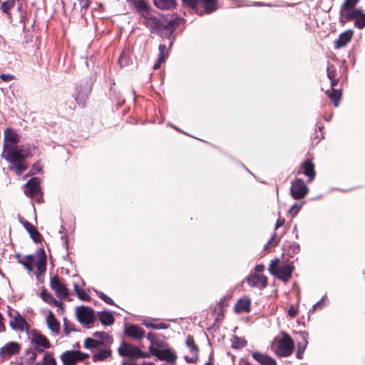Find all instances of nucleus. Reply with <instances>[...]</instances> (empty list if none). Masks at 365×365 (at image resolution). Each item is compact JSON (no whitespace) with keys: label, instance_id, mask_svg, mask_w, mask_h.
I'll use <instances>...</instances> for the list:
<instances>
[{"label":"nucleus","instance_id":"obj_1","mask_svg":"<svg viewBox=\"0 0 365 365\" xmlns=\"http://www.w3.org/2000/svg\"><path fill=\"white\" fill-rule=\"evenodd\" d=\"M34 146L30 145H4V153L5 160L14 166L15 173L21 175L26 171L29 165L26 159L33 156L32 150Z\"/></svg>","mask_w":365,"mask_h":365},{"label":"nucleus","instance_id":"obj_2","mask_svg":"<svg viewBox=\"0 0 365 365\" xmlns=\"http://www.w3.org/2000/svg\"><path fill=\"white\" fill-rule=\"evenodd\" d=\"M294 267L292 263H280L279 259L276 258L271 260L269 266V272L277 278L287 282L292 277Z\"/></svg>","mask_w":365,"mask_h":365},{"label":"nucleus","instance_id":"obj_3","mask_svg":"<svg viewBox=\"0 0 365 365\" xmlns=\"http://www.w3.org/2000/svg\"><path fill=\"white\" fill-rule=\"evenodd\" d=\"M93 338H86L84 347L87 349H100L102 346H110L113 342V337L104 331H96L93 334Z\"/></svg>","mask_w":365,"mask_h":365},{"label":"nucleus","instance_id":"obj_4","mask_svg":"<svg viewBox=\"0 0 365 365\" xmlns=\"http://www.w3.org/2000/svg\"><path fill=\"white\" fill-rule=\"evenodd\" d=\"M118 352L123 357H128L132 359L149 358L150 354L142 351L138 346L123 341L118 348Z\"/></svg>","mask_w":365,"mask_h":365},{"label":"nucleus","instance_id":"obj_5","mask_svg":"<svg viewBox=\"0 0 365 365\" xmlns=\"http://www.w3.org/2000/svg\"><path fill=\"white\" fill-rule=\"evenodd\" d=\"M339 23L344 25L345 23L354 21V26L359 29L365 28V13L363 9H358L347 12L343 17L339 18Z\"/></svg>","mask_w":365,"mask_h":365},{"label":"nucleus","instance_id":"obj_6","mask_svg":"<svg viewBox=\"0 0 365 365\" xmlns=\"http://www.w3.org/2000/svg\"><path fill=\"white\" fill-rule=\"evenodd\" d=\"M40 183V178L34 177L25 184L24 190V194L27 197L35 199L39 203L43 202V192Z\"/></svg>","mask_w":365,"mask_h":365},{"label":"nucleus","instance_id":"obj_7","mask_svg":"<svg viewBox=\"0 0 365 365\" xmlns=\"http://www.w3.org/2000/svg\"><path fill=\"white\" fill-rule=\"evenodd\" d=\"M13 310L9 307L8 314L11 318L9 321V325L14 330L19 331H28L29 325L26 321L25 318L21 316L18 312H16L15 314H12Z\"/></svg>","mask_w":365,"mask_h":365},{"label":"nucleus","instance_id":"obj_8","mask_svg":"<svg viewBox=\"0 0 365 365\" xmlns=\"http://www.w3.org/2000/svg\"><path fill=\"white\" fill-rule=\"evenodd\" d=\"M309 192V187L301 178H295L291 182L290 194L295 200L303 199Z\"/></svg>","mask_w":365,"mask_h":365},{"label":"nucleus","instance_id":"obj_9","mask_svg":"<svg viewBox=\"0 0 365 365\" xmlns=\"http://www.w3.org/2000/svg\"><path fill=\"white\" fill-rule=\"evenodd\" d=\"M294 344L291 336L284 333L282 338L279 341L277 354L279 356L287 357L290 356L294 350Z\"/></svg>","mask_w":365,"mask_h":365},{"label":"nucleus","instance_id":"obj_10","mask_svg":"<svg viewBox=\"0 0 365 365\" xmlns=\"http://www.w3.org/2000/svg\"><path fill=\"white\" fill-rule=\"evenodd\" d=\"M50 286L58 298L65 299L69 295V290L66 287L63 280L58 275H55L51 278Z\"/></svg>","mask_w":365,"mask_h":365},{"label":"nucleus","instance_id":"obj_11","mask_svg":"<svg viewBox=\"0 0 365 365\" xmlns=\"http://www.w3.org/2000/svg\"><path fill=\"white\" fill-rule=\"evenodd\" d=\"M143 24L149 29L151 33L158 34L165 29V21H163L150 14L143 17Z\"/></svg>","mask_w":365,"mask_h":365},{"label":"nucleus","instance_id":"obj_12","mask_svg":"<svg viewBox=\"0 0 365 365\" xmlns=\"http://www.w3.org/2000/svg\"><path fill=\"white\" fill-rule=\"evenodd\" d=\"M149 354L158 357L160 360H165L168 362H175L177 356L170 349H158L153 345L149 346Z\"/></svg>","mask_w":365,"mask_h":365},{"label":"nucleus","instance_id":"obj_13","mask_svg":"<svg viewBox=\"0 0 365 365\" xmlns=\"http://www.w3.org/2000/svg\"><path fill=\"white\" fill-rule=\"evenodd\" d=\"M302 173L306 177H307V182H312L316 176L315 165L312 161V159L307 158L300 165V170L297 173L299 174Z\"/></svg>","mask_w":365,"mask_h":365},{"label":"nucleus","instance_id":"obj_14","mask_svg":"<svg viewBox=\"0 0 365 365\" xmlns=\"http://www.w3.org/2000/svg\"><path fill=\"white\" fill-rule=\"evenodd\" d=\"M187 6L195 9L200 1L203 4L207 14H210L217 9V0H182Z\"/></svg>","mask_w":365,"mask_h":365},{"label":"nucleus","instance_id":"obj_15","mask_svg":"<svg viewBox=\"0 0 365 365\" xmlns=\"http://www.w3.org/2000/svg\"><path fill=\"white\" fill-rule=\"evenodd\" d=\"M247 284L252 287H257L260 289L267 286V277L264 274H251L247 278Z\"/></svg>","mask_w":365,"mask_h":365},{"label":"nucleus","instance_id":"obj_16","mask_svg":"<svg viewBox=\"0 0 365 365\" xmlns=\"http://www.w3.org/2000/svg\"><path fill=\"white\" fill-rule=\"evenodd\" d=\"M21 344L16 341H10L0 349V356L4 359H9L13 355L20 352Z\"/></svg>","mask_w":365,"mask_h":365},{"label":"nucleus","instance_id":"obj_17","mask_svg":"<svg viewBox=\"0 0 365 365\" xmlns=\"http://www.w3.org/2000/svg\"><path fill=\"white\" fill-rule=\"evenodd\" d=\"M185 344L189 348L192 356L189 357L187 356H185V360L187 363H196L198 361V354L200 350L198 346L195 344L194 337L192 336H188L186 339Z\"/></svg>","mask_w":365,"mask_h":365},{"label":"nucleus","instance_id":"obj_18","mask_svg":"<svg viewBox=\"0 0 365 365\" xmlns=\"http://www.w3.org/2000/svg\"><path fill=\"white\" fill-rule=\"evenodd\" d=\"M124 333L128 337L137 341L143 339L145 334V330L136 324L125 327Z\"/></svg>","mask_w":365,"mask_h":365},{"label":"nucleus","instance_id":"obj_19","mask_svg":"<svg viewBox=\"0 0 365 365\" xmlns=\"http://www.w3.org/2000/svg\"><path fill=\"white\" fill-rule=\"evenodd\" d=\"M78 319L82 324H91L94 321V312L90 307H82L78 311Z\"/></svg>","mask_w":365,"mask_h":365},{"label":"nucleus","instance_id":"obj_20","mask_svg":"<svg viewBox=\"0 0 365 365\" xmlns=\"http://www.w3.org/2000/svg\"><path fill=\"white\" fill-rule=\"evenodd\" d=\"M31 342L34 346H39L43 348H51V346L48 339L36 330L31 332Z\"/></svg>","mask_w":365,"mask_h":365},{"label":"nucleus","instance_id":"obj_21","mask_svg":"<svg viewBox=\"0 0 365 365\" xmlns=\"http://www.w3.org/2000/svg\"><path fill=\"white\" fill-rule=\"evenodd\" d=\"M77 94L75 97L76 103L81 108H85L86 106V102L90 94L91 89L86 86H79L77 88Z\"/></svg>","mask_w":365,"mask_h":365},{"label":"nucleus","instance_id":"obj_22","mask_svg":"<svg viewBox=\"0 0 365 365\" xmlns=\"http://www.w3.org/2000/svg\"><path fill=\"white\" fill-rule=\"evenodd\" d=\"M20 222L23 225L24 227L26 230V231L29 233L30 237L35 242H41L42 240V235L38 231L37 228L24 219H21Z\"/></svg>","mask_w":365,"mask_h":365},{"label":"nucleus","instance_id":"obj_23","mask_svg":"<svg viewBox=\"0 0 365 365\" xmlns=\"http://www.w3.org/2000/svg\"><path fill=\"white\" fill-rule=\"evenodd\" d=\"M4 145H17L20 142V136L16 131L11 128H7L4 130Z\"/></svg>","mask_w":365,"mask_h":365},{"label":"nucleus","instance_id":"obj_24","mask_svg":"<svg viewBox=\"0 0 365 365\" xmlns=\"http://www.w3.org/2000/svg\"><path fill=\"white\" fill-rule=\"evenodd\" d=\"M354 31L351 29H348L339 36L338 38L334 41V48L338 49L345 46L352 38Z\"/></svg>","mask_w":365,"mask_h":365},{"label":"nucleus","instance_id":"obj_25","mask_svg":"<svg viewBox=\"0 0 365 365\" xmlns=\"http://www.w3.org/2000/svg\"><path fill=\"white\" fill-rule=\"evenodd\" d=\"M234 310L236 313H248L251 310V300L250 298H240L236 302Z\"/></svg>","mask_w":365,"mask_h":365},{"label":"nucleus","instance_id":"obj_26","mask_svg":"<svg viewBox=\"0 0 365 365\" xmlns=\"http://www.w3.org/2000/svg\"><path fill=\"white\" fill-rule=\"evenodd\" d=\"M132 4L137 12L143 18L150 14L151 9L145 0H132Z\"/></svg>","mask_w":365,"mask_h":365},{"label":"nucleus","instance_id":"obj_27","mask_svg":"<svg viewBox=\"0 0 365 365\" xmlns=\"http://www.w3.org/2000/svg\"><path fill=\"white\" fill-rule=\"evenodd\" d=\"M60 359L63 365H76L78 362L76 351H66L61 354Z\"/></svg>","mask_w":365,"mask_h":365},{"label":"nucleus","instance_id":"obj_28","mask_svg":"<svg viewBox=\"0 0 365 365\" xmlns=\"http://www.w3.org/2000/svg\"><path fill=\"white\" fill-rule=\"evenodd\" d=\"M252 356L261 365H276V361L267 354L255 351L252 354Z\"/></svg>","mask_w":365,"mask_h":365},{"label":"nucleus","instance_id":"obj_29","mask_svg":"<svg viewBox=\"0 0 365 365\" xmlns=\"http://www.w3.org/2000/svg\"><path fill=\"white\" fill-rule=\"evenodd\" d=\"M97 353L92 356V360L94 362L104 361L112 356V350L110 346H103Z\"/></svg>","mask_w":365,"mask_h":365},{"label":"nucleus","instance_id":"obj_30","mask_svg":"<svg viewBox=\"0 0 365 365\" xmlns=\"http://www.w3.org/2000/svg\"><path fill=\"white\" fill-rule=\"evenodd\" d=\"M359 1L360 0H344L339 9V17H343L345 14L349 13L350 11L358 9L359 8H356V5Z\"/></svg>","mask_w":365,"mask_h":365},{"label":"nucleus","instance_id":"obj_31","mask_svg":"<svg viewBox=\"0 0 365 365\" xmlns=\"http://www.w3.org/2000/svg\"><path fill=\"white\" fill-rule=\"evenodd\" d=\"M326 94L327 97L334 103V106L337 107L342 96L341 90L331 88V91H327Z\"/></svg>","mask_w":365,"mask_h":365},{"label":"nucleus","instance_id":"obj_32","mask_svg":"<svg viewBox=\"0 0 365 365\" xmlns=\"http://www.w3.org/2000/svg\"><path fill=\"white\" fill-rule=\"evenodd\" d=\"M46 323L48 327L53 332L58 333L60 330V324L58 321L56 319L54 314L52 312H49L48 314L46 317Z\"/></svg>","mask_w":365,"mask_h":365},{"label":"nucleus","instance_id":"obj_33","mask_svg":"<svg viewBox=\"0 0 365 365\" xmlns=\"http://www.w3.org/2000/svg\"><path fill=\"white\" fill-rule=\"evenodd\" d=\"M100 322L104 326L112 325L115 322V318L110 312L103 311L98 313Z\"/></svg>","mask_w":365,"mask_h":365},{"label":"nucleus","instance_id":"obj_34","mask_svg":"<svg viewBox=\"0 0 365 365\" xmlns=\"http://www.w3.org/2000/svg\"><path fill=\"white\" fill-rule=\"evenodd\" d=\"M18 262L29 272H32L34 264V257L33 255H26L24 259L21 258L19 255H16Z\"/></svg>","mask_w":365,"mask_h":365},{"label":"nucleus","instance_id":"obj_35","mask_svg":"<svg viewBox=\"0 0 365 365\" xmlns=\"http://www.w3.org/2000/svg\"><path fill=\"white\" fill-rule=\"evenodd\" d=\"M166 46L164 44L159 46V55L156 63L153 66V69L157 70L161 67V64L164 63L168 58V54L165 53Z\"/></svg>","mask_w":365,"mask_h":365},{"label":"nucleus","instance_id":"obj_36","mask_svg":"<svg viewBox=\"0 0 365 365\" xmlns=\"http://www.w3.org/2000/svg\"><path fill=\"white\" fill-rule=\"evenodd\" d=\"M34 365H57V363L53 353L51 351H46L42 360Z\"/></svg>","mask_w":365,"mask_h":365},{"label":"nucleus","instance_id":"obj_37","mask_svg":"<svg viewBox=\"0 0 365 365\" xmlns=\"http://www.w3.org/2000/svg\"><path fill=\"white\" fill-rule=\"evenodd\" d=\"M154 4L160 9H171L175 8V0H154Z\"/></svg>","mask_w":365,"mask_h":365},{"label":"nucleus","instance_id":"obj_38","mask_svg":"<svg viewBox=\"0 0 365 365\" xmlns=\"http://www.w3.org/2000/svg\"><path fill=\"white\" fill-rule=\"evenodd\" d=\"M15 4L16 0H6L1 4L0 9L6 15L11 16L10 11L15 6Z\"/></svg>","mask_w":365,"mask_h":365},{"label":"nucleus","instance_id":"obj_39","mask_svg":"<svg viewBox=\"0 0 365 365\" xmlns=\"http://www.w3.org/2000/svg\"><path fill=\"white\" fill-rule=\"evenodd\" d=\"M179 20L178 18H175L169 21H165L164 30L169 31V36H171L174 30H175L176 27L179 25Z\"/></svg>","mask_w":365,"mask_h":365},{"label":"nucleus","instance_id":"obj_40","mask_svg":"<svg viewBox=\"0 0 365 365\" xmlns=\"http://www.w3.org/2000/svg\"><path fill=\"white\" fill-rule=\"evenodd\" d=\"M39 273H43L46 269V258L45 255L40 257L34 264Z\"/></svg>","mask_w":365,"mask_h":365},{"label":"nucleus","instance_id":"obj_41","mask_svg":"<svg viewBox=\"0 0 365 365\" xmlns=\"http://www.w3.org/2000/svg\"><path fill=\"white\" fill-rule=\"evenodd\" d=\"M247 344V341L239 336H235L232 340V346L235 349H242Z\"/></svg>","mask_w":365,"mask_h":365},{"label":"nucleus","instance_id":"obj_42","mask_svg":"<svg viewBox=\"0 0 365 365\" xmlns=\"http://www.w3.org/2000/svg\"><path fill=\"white\" fill-rule=\"evenodd\" d=\"M24 355L26 356V363L29 364H33L37 358V353H36L35 350L31 349L26 350Z\"/></svg>","mask_w":365,"mask_h":365},{"label":"nucleus","instance_id":"obj_43","mask_svg":"<svg viewBox=\"0 0 365 365\" xmlns=\"http://www.w3.org/2000/svg\"><path fill=\"white\" fill-rule=\"evenodd\" d=\"M144 325L147 328H152L154 329H166L169 327L168 324L163 323V322H160V323L145 322Z\"/></svg>","mask_w":365,"mask_h":365},{"label":"nucleus","instance_id":"obj_44","mask_svg":"<svg viewBox=\"0 0 365 365\" xmlns=\"http://www.w3.org/2000/svg\"><path fill=\"white\" fill-rule=\"evenodd\" d=\"M327 74L329 80L337 78V71L334 65L329 64L327 66Z\"/></svg>","mask_w":365,"mask_h":365},{"label":"nucleus","instance_id":"obj_45","mask_svg":"<svg viewBox=\"0 0 365 365\" xmlns=\"http://www.w3.org/2000/svg\"><path fill=\"white\" fill-rule=\"evenodd\" d=\"M40 297L42 300L47 304L53 299V296L50 292H48L46 288L42 289L40 293Z\"/></svg>","mask_w":365,"mask_h":365},{"label":"nucleus","instance_id":"obj_46","mask_svg":"<svg viewBox=\"0 0 365 365\" xmlns=\"http://www.w3.org/2000/svg\"><path fill=\"white\" fill-rule=\"evenodd\" d=\"M90 5L89 0H77V2L74 3V8H79L81 12L82 13L83 10H86Z\"/></svg>","mask_w":365,"mask_h":365},{"label":"nucleus","instance_id":"obj_47","mask_svg":"<svg viewBox=\"0 0 365 365\" xmlns=\"http://www.w3.org/2000/svg\"><path fill=\"white\" fill-rule=\"evenodd\" d=\"M96 294L100 299H101L103 302H105L108 304H110V305L115 304L114 301L110 297L105 294L103 292L96 291Z\"/></svg>","mask_w":365,"mask_h":365},{"label":"nucleus","instance_id":"obj_48","mask_svg":"<svg viewBox=\"0 0 365 365\" xmlns=\"http://www.w3.org/2000/svg\"><path fill=\"white\" fill-rule=\"evenodd\" d=\"M279 240L277 239L276 233H274L271 239L264 245V249L267 250L270 247H275L278 245Z\"/></svg>","mask_w":365,"mask_h":365},{"label":"nucleus","instance_id":"obj_49","mask_svg":"<svg viewBox=\"0 0 365 365\" xmlns=\"http://www.w3.org/2000/svg\"><path fill=\"white\" fill-rule=\"evenodd\" d=\"M72 331H76V329L73 327V325L72 324L69 323L68 322H64L63 333L66 336H68Z\"/></svg>","mask_w":365,"mask_h":365},{"label":"nucleus","instance_id":"obj_50","mask_svg":"<svg viewBox=\"0 0 365 365\" xmlns=\"http://www.w3.org/2000/svg\"><path fill=\"white\" fill-rule=\"evenodd\" d=\"M76 294L80 299L83 301H88L91 298L89 294L83 289H81Z\"/></svg>","mask_w":365,"mask_h":365},{"label":"nucleus","instance_id":"obj_51","mask_svg":"<svg viewBox=\"0 0 365 365\" xmlns=\"http://www.w3.org/2000/svg\"><path fill=\"white\" fill-rule=\"evenodd\" d=\"M42 169L43 168L38 161L34 163L31 168V171L33 172L31 175L41 173L42 171Z\"/></svg>","mask_w":365,"mask_h":365},{"label":"nucleus","instance_id":"obj_52","mask_svg":"<svg viewBox=\"0 0 365 365\" xmlns=\"http://www.w3.org/2000/svg\"><path fill=\"white\" fill-rule=\"evenodd\" d=\"M307 341H305V344L304 346H299L297 349V351L296 354V356L297 359H302L303 358V354L304 352V350L306 349Z\"/></svg>","mask_w":365,"mask_h":365},{"label":"nucleus","instance_id":"obj_53","mask_svg":"<svg viewBox=\"0 0 365 365\" xmlns=\"http://www.w3.org/2000/svg\"><path fill=\"white\" fill-rule=\"evenodd\" d=\"M298 314V309L295 307L294 305H291L289 309H288V316L293 319Z\"/></svg>","mask_w":365,"mask_h":365},{"label":"nucleus","instance_id":"obj_54","mask_svg":"<svg viewBox=\"0 0 365 365\" xmlns=\"http://www.w3.org/2000/svg\"><path fill=\"white\" fill-rule=\"evenodd\" d=\"M0 78L4 81V82H9L12 80H14L15 79V76L14 75H11V74H5V73H1L0 75Z\"/></svg>","mask_w":365,"mask_h":365},{"label":"nucleus","instance_id":"obj_55","mask_svg":"<svg viewBox=\"0 0 365 365\" xmlns=\"http://www.w3.org/2000/svg\"><path fill=\"white\" fill-rule=\"evenodd\" d=\"M78 361H83L89 357V354L81 352V351H76Z\"/></svg>","mask_w":365,"mask_h":365},{"label":"nucleus","instance_id":"obj_56","mask_svg":"<svg viewBox=\"0 0 365 365\" xmlns=\"http://www.w3.org/2000/svg\"><path fill=\"white\" fill-rule=\"evenodd\" d=\"M48 304L53 305L55 307H58L60 308H62L63 307V302L60 300H57L53 297V299L51 301V302H48Z\"/></svg>","mask_w":365,"mask_h":365},{"label":"nucleus","instance_id":"obj_57","mask_svg":"<svg viewBox=\"0 0 365 365\" xmlns=\"http://www.w3.org/2000/svg\"><path fill=\"white\" fill-rule=\"evenodd\" d=\"M299 210V206L295 203L293 206H292V207L289 209V212L291 213L292 215H297V213L298 212Z\"/></svg>","mask_w":365,"mask_h":365},{"label":"nucleus","instance_id":"obj_58","mask_svg":"<svg viewBox=\"0 0 365 365\" xmlns=\"http://www.w3.org/2000/svg\"><path fill=\"white\" fill-rule=\"evenodd\" d=\"M324 300L323 299H322L320 301H319L318 302H317L314 306H313V309L315 310V309H322L323 307H324Z\"/></svg>","mask_w":365,"mask_h":365},{"label":"nucleus","instance_id":"obj_59","mask_svg":"<svg viewBox=\"0 0 365 365\" xmlns=\"http://www.w3.org/2000/svg\"><path fill=\"white\" fill-rule=\"evenodd\" d=\"M264 270V266L263 264H259L256 265V267H255V272H257L256 274H259V273L262 272Z\"/></svg>","mask_w":365,"mask_h":365},{"label":"nucleus","instance_id":"obj_60","mask_svg":"<svg viewBox=\"0 0 365 365\" xmlns=\"http://www.w3.org/2000/svg\"><path fill=\"white\" fill-rule=\"evenodd\" d=\"M284 223V219L283 218H279L275 224V229H278L279 227H282Z\"/></svg>","mask_w":365,"mask_h":365},{"label":"nucleus","instance_id":"obj_61","mask_svg":"<svg viewBox=\"0 0 365 365\" xmlns=\"http://www.w3.org/2000/svg\"><path fill=\"white\" fill-rule=\"evenodd\" d=\"M330 81H331V88H335V87L339 83V78H333V79H331Z\"/></svg>","mask_w":365,"mask_h":365},{"label":"nucleus","instance_id":"obj_62","mask_svg":"<svg viewBox=\"0 0 365 365\" xmlns=\"http://www.w3.org/2000/svg\"><path fill=\"white\" fill-rule=\"evenodd\" d=\"M3 320H4L3 316L0 313V332H3L6 330V327L3 322Z\"/></svg>","mask_w":365,"mask_h":365},{"label":"nucleus","instance_id":"obj_63","mask_svg":"<svg viewBox=\"0 0 365 365\" xmlns=\"http://www.w3.org/2000/svg\"><path fill=\"white\" fill-rule=\"evenodd\" d=\"M34 346V349L33 350H35L36 353L38 352L40 354L41 353H45L44 351V349H46L47 348H43L41 346Z\"/></svg>","mask_w":365,"mask_h":365},{"label":"nucleus","instance_id":"obj_64","mask_svg":"<svg viewBox=\"0 0 365 365\" xmlns=\"http://www.w3.org/2000/svg\"><path fill=\"white\" fill-rule=\"evenodd\" d=\"M73 289L76 294L78 293V292H79L81 289V288L77 284H74Z\"/></svg>","mask_w":365,"mask_h":365}]
</instances>
